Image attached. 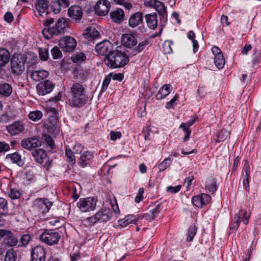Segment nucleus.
Segmentation results:
<instances>
[{"instance_id":"nucleus-20","label":"nucleus","mask_w":261,"mask_h":261,"mask_svg":"<svg viewBox=\"0 0 261 261\" xmlns=\"http://www.w3.org/2000/svg\"><path fill=\"white\" fill-rule=\"evenodd\" d=\"M22 147H40L42 141L37 137H31L24 139L21 142Z\"/></svg>"},{"instance_id":"nucleus-63","label":"nucleus","mask_w":261,"mask_h":261,"mask_svg":"<svg viewBox=\"0 0 261 261\" xmlns=\"http://www.w3.org/2000/svg\"><path fill=\"white\" fill-rule=\"evenodd\" d=\"M243 171L245 172V176H248L250 174V167L247 160H245L244 166H243Z\"/></svg>"},{"instance_id":"nucleus-12","label":"nucleus","mask_w":261,"mask_h":261,"mask_svg":"<svg viewBox=\"0 0 261 261\" xmlns=\"http://www.w3.org/2000/svg\"><path fill=\"white\" fill-rule=\"evenodd\" d=\"M53 205V203L46 198H37L34 201V206L41 213L48 212Z\"/></svg>"},{"instance_id":"nucleus-44","label":"nucleus","mask_w":261,"mask_h":261,"mask_svg":"<svg viewBox=\"0 0 261 261\" xmlns=\"http://www.w3.org/2000/svg\"><path fill=\"white\" fill-rule=\"evenodd\" d=\"M39 57L41 60L45 61L49 57L48 49L46 48H39Z\"/></svg>"},{"instance_id":"nucleus-62","label":"nucleus","mask_w":261,"mask_h":261,"mask_svg":"<svg viewBox=\"0 0 261 261\" xmlns=\"http://www.w3.org/2000/svg\"><path fill=\"white\" fill-rule=\"evenodd\" d=\"M158 0H144V4L146 7L153 8Z\"/></svg>"},{"instance_id":"nucleus-49","label":"nucleus","mask_w":261,"mask_h":261,"mask_svg":"<svg viewBox=\"0 0 261 261\" xmlns=\"http://www.w3.org/2000/svg\"><path fill=\"white\" fill-rule=\"evenodd\" d=\"M189 125L186 123H182L179 126V128H182L186 133V135L184 138V141H186L190 137L191 131L189 129Z\"/></svg>"},{"instance_id":"nucleus-25","label":"nucleus","mask_w":261,"mask_h":261,"mask_svg":"<svg viewBox=\"0 0 261 261\" xmlns=\"http://www.w3.org/2000/svg\"><path fill=\"white\" fill-rule=\"evenodd\" d=\"M99 35L98 32L94 27H89L83 33V36L86 39L92 40L97 38Z\"/></svg>"},{"instance_id":"nucleus-40","label":"nucleus","mask_w":261,"mask_h":261,"mask_svg":"<svg viewBox=\"0 0 261 261\" xmlns=\"http://www.w3.org/2000/svg\"><path fill=\"white\" fill-rule=\"evenodd\" d=\"M261 60V52L256 49H254V53L252 55L253 67H255L258 65Z\"/></svg>"},{"instance_id":"nucleus-55","label":"nucleus","mask_w":261,"mask_h":261,"mask_svg":"<svg viewBox=\"0 0 261 261\" xmlns=\"http://www.w3.org/2000/svg\"><path fill=\"white\" fill-rule=\"evenodd\" d=\"M57 3L59 7V8L58 9V12H59L61 9H65L68 7L70 5L69 0H57Z\"/></svg>"},{"instance_id":"nucleus-6","label":"nucleus","mask_w":261,"mask_h":261,"mask_svg":"<svg viewBox=\"0 0 261 261\" xmlns=\"http://www.w3.org/2000/svg\"><path fill=\"white\" fill-rule=\"evenodd\" d=\"M97 198L94 197L80 198L76 203L77 207L82 213L94 211L97 206Z\"/></svg>"},{"instance_id":"nucleus-11","label":"nucleus","mask_w":261,"mask_h":261,"mask_svg":"<svg viewBox=\"0 0 261 261\" xmlns=\"http://www.w3.org/2000/svg\"><path fill=\"white\" fill-rule=\"evenodd\" d=\"M58 120L55 116H49L47 120L43 122V127L51 134H57L59 131L58 128Z\"/></svg>"},{"instance_id":"nucleus-47","label":"nucleus","mask_w":261,"mask_h":261,"mask_svg":"<svg viewBox=\"0 0 261 261\" xmlns=\"http://www.w3.org/2000/svg\"><path fill=\"white\" fill-rule=\"evenodd\" d=\"M197 227L194 225H192L189 228L188 231V237L187 238L188 241L190 242L193 240L197 232Z\"/></svg>"},{"instance_id":"nucleus-48","label":"nucleus","mask_w":261,"mask_h":261,"mask_svg":"<svg viewBox=\"0 0 261 261\" xmlns=\"http://www.w3.org/2000/svg\"><path fill=\"white\" fill-rule=\"evenodd\" d=\"M74 149L75 148H66V155L71 162L75 161V152H74Z\"/></svg>"},{"instance_id":"nucleus-4","label":"nucleus","mask_w":261,"mask_h":261,"mask_svg":"<svg viewBox=\"0 0 261 261\" xmlns=\"http://www.w3.org/2000/svg\"><path fill=\"white\" fill-rule=\"evenodd\" d=\"M113 217V212L109 207H103L99 210L94 215L86 218L84 220L85 225L92 226L97 222H107Z\"/></svg>"},{"instance_id":"nucleus-23","label":"nucleus","mask_w":261,"mask_h":261,"mask_svg":"<svg viewBox=\"0 0 261 261\" xmlns=\"http://www.w3.org/2000/svg\"><path fill=\"white\" fill-rule=\"evenodd\" d=\"M172 86L170 84H165L162 86L155 95L157 99L160 100L166 97L172 91Z\"/></svg>"},{"instance_id":"nucleus-17","label":"nucleus","mask_w":261,"mask_h":261,"mask_svg":"<svg viewBox=\"0 0 261 261\" xmlns=\"http://www.w3.org/2000/svg\"><path fill=\"white\" fill-rule=\"evenodd\" d=\"M211 200V196L206 194H202L193 197L192 203L197 207L201 208L203 205L208 203Z\"/></svg>"},{"instance_id":"nucleus-36","label":"nucleus","mask_w":261,"mask_h":261,"mask_svg":"<svg viewBox=\"0 0 261 261\" xmlns=\"http://www.w3.org/2000/svg\"><path fill=\"white\" fill-rule=\"evenodd\" d=\"M147 44L148 41L146 40H143L140 42L136 47L131 50L129 55L134 56L140 53L145 48Z\"/></svg>"},{"instance_id":"nucleus-30","label":"nucleus","mask_w":261,"mask_h":261,"mask_svg":"<svg viewBox=\"0 0 261 261\" xmlns=\"http://www.w3.org/2000/svg\"><path fill=\"white\" fill-rule=\"evenodd\" d=\"M10 54L5 48H0V67H4L10 60Z\"/></svg>"},{"instance_id":"nucleus-52","label":"nucleus","mask_w":261,"mask_h":261,"mask_svg":"<svg viewBox=\"0 0 261 261\" xmlns=\"http://www.w3.org/2000/svg\"><path fill=\"white\" fill-rule=\"evenodd\" d=\"M172 43L170 41H166L163 45V48L165 54H169L172 52L171 45Z\"/></svg>"},{"instance_id":"nucleus-39","label":"nucleus","mask_w":261,"mask_h":261,"mask_svg":"<svg viewBox=\"0 0 261 261\" xmlns=\"http://www.w3.org/2000/svg\"><path fill=\"white\" fill-rule=\"evenodd\" d=\"M8 195L12 199H18L21 197L22 194L18 190L11 188L8 191Z\"/></svg>"},{"instance_id":"nucleus-45","label":"nucleus","mask_w":261,"mask_h":261,"mask_svg":"<svg viewBox=\"0 0 261 261\" xmlns=\"http://www.w3.org/2000/svg\"><path fill=\"white\" fill-rule=\"evenodd\" d=\"M31 239V236L29 234H23L19 241V244L18 245L19 247H26L29 242L30 241Z\"/></svg>"},{"instance_id":"nucleus-5","label":"nucleus","mask_w":261,"mask_h":261,"mask_svg":"<svg viewBox=\"0 0 261 261\" xmlns=\"http://www.w3.org/2000/svg\"><path fill=\"white\" fill-rule=\"evenodd\" d=\"M26 58L24 55H15L11 61V73L16 75H20L24 71Z\"/></svg>"},{"instance_id":"nucleus-3","label":"nucleus","mask_w":261,"mask_h":261,"mask_svg":"<svg viewBox=\"0 0 261 261\" xmlns=\"http://www.w3.org/2000/svg\"><path fill=\"white\" fill-rule=\"evenodd\" d=\"M129 58L127 55L117 49L113 51L104 59L105 63L111 68H118L125 66L128 64Z\"/></svg>"},{"instance_id":"nucleus-19","label":"nucleus","mask_w":261,"mask_h":261,"mask_svg":"<svg viewBox=\"0 0 261 261\" xmlns=\"http://www.w3.org/2000/svg\"><path fill=\"white\" fill-rule=\"evenodd\" d=\"M110 16L112 21L120 24L125 20L124 11L121 9H117L110 13Z\"/></svg>"},{"instance_id":"nucleus-29","label":"nucleus","mask_w":261,"mask_h":261,"mask_svg":"<svg viewBox=\"0 0 261 261\" xmlns=\"http://www.w3.org/2000/svg\"><path fill=\"white\" fill-rule=\"evenodd\" d=\"M13 88L11 85L7 83L0 84V95L5 97H9L12 93Z\"/></svg>"},{"instance_id":"nucleus-43","label":"nucleus","mask_w":261,"mask_h":261,"mask_svg":"<svg viewBox=\"0 0 261 261\" xmlns=\"http://www.w3.org/2000/svg\"><path fill=\"white\" fill-rule=\"evenodd\" d=\"M153 8H154L156 10L159 15L164 16L166 11V9L163 3L158 0L157 2L154 5V7Z\"/></svg>"},{"instance_id":"nucleus-53","label":"nucleus","mask_w":261,"mask_h":261,"mask_svg":"<svg viewBox=\"0 0 261 261\" xmlns=\"http://www.w3.org/2000/svg\"><path fill=\"white\" fill-rule=\"evenodd\" d=\"M229 136V132L226 129H222L218 133V142L222 141L226 139Z\"/></svg>"},{"instance_id":"nucleus-24","label":"nucleus","mask_w":261,"mask_h":261,"mask_svg":"<svg viewBox=\"0 0 261 261\" xmlns=\"http://www.w3.org/2000/svg\"><path fill=\"white\" fill-rule=\"evenodd\" d=\"M48 75L49 73L46 70H35L31 72V77L33 80L38 82L46 78Z\"/></svg>"},{"instance_id":"nucleus-15","label":"nucleus","mask_w":261,"mask_h":261,"mask_svg":"<svg viewBox=\"0 0 261 261\" xmlns=\"http://www.w3.org/2000/svg\"><path fill=\"white\" fill-rule=\"evenodd\" d=\"M68 16L73 21L79 23L83 17V11L81 7L78 5H74L69 7L68 9Z\"/></svg>"},{"instance_id":"nucleus-10","label":"nucleus","mask_w":261,"mask_h":261,"mask_svg":"<svg viewBox=\"0 0 261 261\" xmlns=\"http://www.w3.org/2000/svg\"><path fill=\"white\" fill-rule=\"evenodd\" d=\"M31 151L32 154L34 156L35 161L38 163L44 165L48 161L46 152L42 148H27Z\"/></svg>"},{"instance_id":"nucleus-64","label":"nucleus","mask_w":261,"mask_h":261,"mask_svg":"<svg viewBox=\"0 0 261 261\" xmlns=\"http://www.w3.org/2000/svg\"><path fill=\"white\" fill-rule=\"evenodd\" d=\"M10 116L8 114H3L0 117V122L7 123L10 121Z\"/></svg>"},{"instance_id":"nucleus-51","label":"nucleus","mask_w":261,"mask_h":261,"mask_svg":"<svg viewBox=\"0 0 261 261\" xmlns=\"http://www.w3.org/2000/svg\"><path fill=\"white\" fill-rule=\"evenodd\" d=\"M51 55L54 59H60L62 54L61 50L57 46H54L51 50Z\"/></svg>"},{"instance_id":"nucleus-16","label":"nucleus","mask_w":261,"mask_h":261,"mask_svg":"<svg viewBox=\"0 0 261 261\" xmlns=\"http://www.w3.org/2000/svg\"><path fill=\"white\" fill-rule=\"evenodd\" d=\"M54 84L49 80L39 83L37 85V90L39 95H45L53 91Z\"/></svg>"},{"instance_id":"nucleus-32","label":"nucleus","mask_w":261,"mask_h":261,"mask_svg":"<svg viewBox=\"0 0 261 261\" xmlns=\"http://www.w3.org/2000/svg\"><path fill=\"white\" fill-rule=\"evenodd\" d=\"M6 159H10L13 163L17 164L19 166L22 167L24 165V162L21 159V155L18 152L8 154Z\"/></svg>"},{"instance_id":"nucleus-28","label":"nucleus","mask_w":261,"mask_h":261,"mask_svg":"<svg viewBox=\"0 0 261 261\" xmlns=\"http://www.w3.org/2000/svg\"><path fill=\"white\" fill-rule=\"evenodd\" d=\"M145 17L146 23L150 29H155L157 27L158 19L156 13L147 14Z\"/></svg>"},{"instance_id":"nucleus-50","label":"nucleus","mask_w":261,"mask_h":261,"mask_svg":"<svg viewBox=\"0 0 261 261\" xmlns=\"http://www.w3.org/2000/svg\"><path fill=\"white\" fill-rule=\"evenodd\" d=\"M72 60L74 63H79L86 59V56L83 53H79L72 57Z\"/></svg>"},{"instance_id":"nucleus-13","label":"nucleus","mask_w":261,"mask_h":261,"mask_svg":"<svg viewBox=\"0 0 261 261\" xmlns=\"http://www.w3.org/2000/svg\"><path fill=\"white\" fill-rule=\"evenodd\" d=\"M111 8L110 3L108 0H99L96 4L94 10L99 16L106 15Z\"/></svg>"},{"instance_id":"nucleus-7","label":"nucleus","mask_w":261,"mask_h":261,"mask_svg":"<svg viewBox=\"0 0 261 261\" xmlns=\"http://www.w3.org/2000/svg\"><path fill=\"white\" fill-rule=\"evenodd\" d=\"M61 238L59 233L54 230H48L43 232L39 237L41 242L48 245H53L58 243Z\"/></svg>"},{"instance_id":"nucleus-9","label":"nucleus","mask_w":261,"mask_h":261,"mask_svg":"<svg viewBox=\"0 0 261 261\" xmlns=\"http://www.w3.org/2000/svg\"><path fill=\"white\" fill-rule=\"evenodd\" d=\"M113 44L108 40L98 43L95 46V51L98 55L106 57H108L113 51Z\"/></svg>"},{"instance_id":"nucleus-37","label":"nucleus","mask_w":261,"mask_h":261,"mask_svg":"<svg viewBox=\"0 0 261 261\" xmlns=\"http://www.w3.org/2000/svg\"><path fill=\"white\" fill-rule=\"evenodd\" d=\"M42 112L39 110L31 111L28 115L29 118L33 121L39 120L42 118Z\"/></svg>"},{"instance_id":"nucleus-22","label":"nucleus","mask_w":261,"mask_h":261,"mask_svg":"<svg viewBox=\"0 0 261 261\" xmlns=\"http://www.w3.org/2000/svg\"><path fill=\"white\" fill-rule=\"evenodd\" d=\"M46 252L42 246H37L34 248L31 251V258L45 260Z\"/></svg>"},{"instance_id":"nucleus-26","label":"nucleus","mask_w":261,"mask_h":261,"mask_svg":"<svg viewBox=\"0 0 261 261\" xmlns=\"http://www.w3.org/2000/svg\"><path fill=\"white\" fill-rule=\"evenodd\" d=\"M35 6L40 15H42L44 13L46 14L48 13L47 11L48 3L47 0H38L35 4Z\"/></svg>"},{"instance_id":"nucleus-21","label":"nucleus","mask_w":261,"mask_h":261,"mask_svg":"<svg viewBox=\"0 0 261 261\" xmlns=\"http://www.w3.org/2000/svg\"><path fill=\"white\" fill-rule=\"evenodd\" d=\"M143 21V15L141 12H136L132 14L128 20L129 27L134 28Z\"/></svg>"},{"instance_id":"nucleus-1","label":"nucleus","mask_w":261,"mask_h":261,"mask_svg":"<svg viewBox=\"0 0 261 261\" xmlns=\"http://www.w3.org/2000/svg\"><path fill=\"white\" fill-rule=\"evenodd\" d=\"M54 22L52 18L47 19L43 22L45 27L42 30V34L46 39H50L54 35H60L64 33L66 27V22L64 18H59L53 27L50 25Z\"/></svg>"},{"instance_id":"nucleus-46","label":"nucleus","mask_w":261,"mask_h":261,"mask_svg":"<svg viewBox=\"0 0 261 261\" xmlns=\"http://www.w3.org/2000/svg\"><path fill=\"white\" fill-rule=\"evenodd\" d=\"M16 258L15 251L13 249H10L6 252L5 261H15Z\"/></svg>"},{"instance_id":"nucleus-41","label":"nucleus","mask_w":261,"mask_h":261,"mask_svg":"<svg viewBox=\"0 0 261 261\" xmlns=\"http://www.w3.org/2000/svg\"><path fill=\"white\" fill-rule=\"evenodd\" d=\"M172 160L169 156L166 158L163 162H162L158 166L159 171L162 172L165 170L171 164Z\"/></svg>"},{"instance_id":"nucleus-58","label":"nucleus","mask_w":261,"mask_h":261,"mask_svg":"<svg viewBox=\"0 0 261 261\" xmlns=\"http://www.w3.org/2000/svg\"><path fill=\"white\" fill-rule=\"evenodd\" d=\"M181 189L180 185H177L174 187L168 186L166 188V190L172 194H175L178 192Z\"/></svg>"},{"instance_id":"nucleus-56","label":"nucleus","mask_w":261,"mask_h":261,"mask_svg":"<svg viewBox=\"0 0 261 261\" xmlns=\"http://www.w3.org/2000/svg\"><path fill=\"white\" fill-rule=\"evenodd\" d=\"M115 4L123 5L127 10H129L132 8V4L125 0H112Z\"/></svg>"},{"instance_id":"nucleus-27","label":"nucleus","mask_w":261,"mask_h":261,"mask_svg":"<svg viewBox=\"0 0 261 261\" xmlns=\"http://www.w3.org/2000/svg\"><path fill=\"white\" fill-rule=\"evenodd\" d=\"M93 156L92 152L89 151H84L80 157V165L82 167H85L87 166L88 162L92 159Z\"/></svg>"},{"instance_id":"nucleus-8","label":"nucleus","mask_w":261,"mask_h":261,"mask_svg":"<svg viewBox=\"0 0 261 261\" xmlns=\"http://www.w3.org/2000/svg\"><path fill=\"white\" fill-rule=\"evenodd\" d=\"M59 46L64 51L71 52L76 46V40L70 36H65L59 40Z\"/></svg>"},{"instance_id":"nucleus-31","label":"nucleus","mask_w":261,"mask_h":261,"mask_svg":"<svg viewBox=\"0 0 261 261\" xmlns=\"http://www.w3.org/2000/svg\"><path fill=\"white\" fill-rule=\"evenodd\" d=\"M136 218L131 215H127L124 218L120 219L118 221V224L121 228L126 227L129 224L135 223L136 222Z\"/></svg>"},{"instance_id":"nucleus-14","label":"nucleus","mask_w":261,"mask_h":261,"mask_svg":"<svg viewBox=\"0 0 261 261\" xmlns=\"http://www.w3.org/2000/svg\"><path fill=\"white\" fill-rule=\"evenodd\" d=\"M8 132L12 136L23 133L25 129L24 123L22 121H17L6 126Z\"/></svg>"},{"instance_id":"nucleus-61","label":"nucleus","mask_w":261,"mask_h":261,"mask_svg":"<svg viewBox=\"0 0 261 261\" xmlns=\"http://www.w3.org/2000/svg\"><path fill=\"white\" fill-rule=\"evenodd\" d=\"M121 137V134L119 132H114L111 131L110 132L111 140L115 141L117 139L120 138Z\"/></svg>"},{"instance_id":"nucleus-57","label":"nucleus","mask_w":261,"mask_h":261,"mask_svg":"<svg viewBox=\"0 0 261 261\" xmlns=\"http://www.w3.org/2000/svg\"><path fill=\"white\" fill-rule=\"evenodd\" d=\"M160 207L161 205L159 204L155 206V207L154 208L151 210L150 218L151 219H154L160 213L161 210Z\"/></svg>"},{"instance_id":"nucleus-59","label":"nucleus","mask_w":261,"mask_h":261,"mask_svg":"<svg viewBox=\"0 0 261 261\" xmlns=\"http://www.w3.org/2000/svg\"><path fill=\"white\" fill-rule=\"evenodd\" d=\"M179 96L177 94H176L168 102H167L166 105V108L167 109H170L171 108H173L174 103L177 100Z\"/></svg>"},{"instance_id":"nucleus-35","label":"nucleus","mask_w":261,"mask_h":261,"mask_svg":"<svg viewBox=\"0 0 261 261\" xmlns=\"http://www.w3.org/2000/svg\"><path fill=\"white\" fill-rule=\"evenodd\" d=\"M236 215L237 219L240 221L242 220L244 224L246 225L248 223L250 216V212L249 211L241 210Z\"/></svg>"},{"instance_id":"nucleus-38","label":"nucleus","mask_w":261,"mask_h":261,"mask_svg":"<svg viewBox=\"0 0 261 261\" xmlns=\"http://www.w3.org/2000/svg\"><path fill=\"white\" fill-rule=\"evenodd\" d=\"M214 63L216 66L219 69H222L225 65V59L223 54H219L214 57Z\"/></svg>"},{"instance_id":"nucleus-34","label":"nucleus","mask_w":261,"mask_h":261,"mask_svg":"<svg viewBox=\"0 0 261 261\" xmlns=\"http://www.w3.org/2000/svg\"><path fill=\"white\" fill-rule=\"evenodd\" d=\"M4 243L8 246L13 247L17 245L18 240L13 233L9 231L4 240Z\"/></svg>"},{"instance_id":"nucleus-33","label":"nucleus","mask_w":261,"mask_h":261,"mask_svg":"<svg viewBox=\"0 0 261 261\" xmlns=\"http://www.w3.org/2000/svg\"><path fill=\"white\" fill-rule=\"evenodd\" d=\"M205 189L210 193H214L217 190V185L215 179L210 177L205 181Z\"/></svg>"},{"instance_id":"nucleus-54","label":"nucleus","mask_w":261,"mask_h":261,"mask_svg":"<svg viewBox=\"0 0 261 261\" xmlns=\"http://www.w3.org/2000/svg\"><path fill=\"white\" fill-rule=\"evenodd\" d=\"M43 138L46 144L48 146V147H54L55 146L54 141L51 136L44 134L43 136Z\"/></svg>"},{"instance_id":"nucleus-2","label":"nucleus","mask_w":261,"mask_h":261,"mask_svg":"<svg viewBox=\"0 0 261 261\" xmlns=\"http://www.w3.org/2000/svg\"><path fill=\"white\" fill-rule=\"evenodd\" d=\"M70 94L71 97L69 103L73 107H81L88 101V97L86 94V89L80 83H75L72 84L70 89Z\"/></svg>"},{"instance_id":"nucleus-42","label":"nucleus","mask_w":261,"mask_h":261,"mask_svg":"<svg viewBox=\"0 0 261 261\" xmlns=\"http://www.w3.org/2000/svg\"><path fill=\"white\" fill-rule=\"evenodd\" d=\"M8 210V202L5 198H0V215H6Z\"/></svg>"},{"instance_id":"nucleus-60","label":"nucleus","mask_w":261,"mask_h":261,"mask_svg":"<svg viewBox=\"0 0 261 261\" xmlns=\"http://www.w3.org/2000/svg\"><path fill=\"white\" fill-rule=\"evenodd\" d=\"M111 77L109 75H107L105 79H104L102 86V91H105L107 89L108 87V85L111 81Z\"/></svg>"},{"instance_id":"nucleus-18","label":"nucleus","mask_w":261,"mask_h":261,"mask_svg":"<svg viewBox=\"0 0 261 261\" xmlns=\"http://www.w3.org/2000/svg\"><path fill=\"white\" fill-rule=\"evenodd\" d=\"M136 38L132 34H124L121 36L122 44L129 48L135 46L137 44Z\"/></svg>"}]
</instances>
